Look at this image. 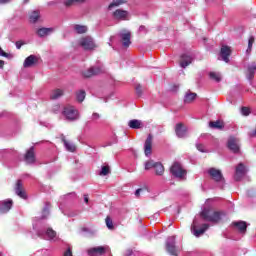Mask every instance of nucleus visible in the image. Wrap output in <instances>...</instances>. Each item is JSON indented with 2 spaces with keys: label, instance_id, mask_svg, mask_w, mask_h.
<instances>
[{
  "label": "nucleus",
  "instance_id": "obj_1",
  "mask_svg": "<svg viewBox=\"0 0 256 256\" xmlns=\"http://www.w3.org/2000/svg\"><path fill=\"white\" fill-rule=\"evenodd\" d=\"M49 209H51V203L46 202L42 210L41 218H37L33 221V229L36 235H38L41 239L53 241V239L57 237V232L43 223V219H47L49 215Z\"/></svg>",
  "mask_w": 256,
  "mask_h": 256
},
{
  "label": "nucleus",
  "instance_id": "obj_2",
  "mask_svg": "<svg viewBox=\"0 0 256 256\" xmlns=\"http://www.w3.org/2000/svg\"><path fill=\"white\" fill-rule=\"evenodd\" d=\"M209 201L211 200H207L205 203L204 208L200 212V217L209 223H219V220L223 217V212L215 211L213 206L209 205Z\"/></svg>",
  "mask_w": 256,
  "mask_h": 256
},
{
  "label": "nucleus",
  "instance_id": "obj_3",
  "mask_svg": "<svg viewBox=\"0 0 256 256\" xmlns=\"http://www.w3.org/2000/svg\"><path fill=\"white\" fill-rule=\"evenodd\" d=\"M209 229V224H202L200 222L199 217H195L193 223L191 225V231L195 237H201L205 231Z\"/></svg>",
  "mask_w": 256,
  "mask_h": 256
},
{
  "label": "nucleus",
  "instance_id": "obj_4",
  "mask_svg": "<svg viewBox=\"0 0 256 256\" xmlns=\"http://www.w3.org/2000/svg\"><path fill=\"white\" fill-rule=\"evenodd\" d=\"M67 121H77L79 119V111L73 106H66L62 112Z\"/></svg>",
  "mask_w": 256,
  "mask_h": 256
},
{
  "label": "nucleus",
  "instance_id": "obj_5",
  "mask_svg": "<svg viewBox=\"0 0 256 256\" xmlns=\"http://www.w3.org/2000/svg\"><path fill=\"white\" fill-rule=\"evenodd\" d=\"M256 62H250L245 65V77L249 81L250 85H253V79H255Z\"/></svg>",
  "mask_w": 256,
  "mask_h": 256
},
{
  "label": "nucleus",
  "instance_id": "obj_6",
  "mask_svg": "<svg viewBox=\"0 0 256 256\" xmlns=\"http://www.w3.org/2000/svg\"><path fill=\"white\" fill-rule=\"evenodd\" d=\"M79 45H81L85 51H93L97 45H95V40L91 36L83 37L79 40Z\"/></svg>",
  "mask_w": 256,
  "mask_h": 256
},
{
  "label": "nucleus",
  "instance_id": "obj_7",
  "mask_svg": "<svg viewBox=\"0 0 256 256\" xmlns=\"http://www.w3.org/2000/svg\"><path fill=\"white\" fill-rule=\"evenodd\" d=\"M101 73H105V66L103 64H97L89 68L88 70L83 72L84 77H93V75H101Z\"/></svg>",
  "mask_w": 256,
  "mask_h": 256
},
{
  "label": "nucleus",
  "instance_id": "obj_8",
  "mask_svg": "<svg viewBox=\"0 0 256 256\" xmlns=\"http://www.w3.org/2000/svg\"><path fill=\"white\" fill-rule=\"evenodd\" d=\"M170 173H172V175L178 179H183V177L187 175V172L183 169V167H181L179 162H175L171 166Z\"/></svg>",
  "mask_w": 256,
  "mask_h": 256
},
{
  "label": "nucleus",
  "instance_id": "obj_9",
  "mask_svg": "<svg viewBox=\"0 0 256 256\" xmlns=\"http://www.w3.org/2000/svg\"><path fill=\"white\" fill-rule=\"evenodd\" d=\"M207 173L216 183H224L225 178H223V173L221 170L217 168H210L207 170Z\"/></svg>",
  "mask_w": 256,
  "mask_h": 256
},
{
  "label": "nucleus",
  "instance_id": "obj_10",
  "mask_svg": "<svg viewBox=\"0 0 256 256\" xmlns=\"http://www.w3.org/2000/svg\"><path fill=\"white\" fill-rule=\"evenodd\" d=\"M245 175H247V167L243 163H239L234 174L235 181H241Z\"/></svg>",
  "mask_w": 256,
  "mask_h": 256
},
{
  "label": "nucleus",
  "instance_id": "obj_11",
  "mask_svg": "<svg viewBox=\"0 0 256 256\" xmlns=\"http://www.w3.org/2000/svg\"><path fill=\"white\" fill-rule=\"evenodd\" d=\"M166 251L173 256H177V248L175 247V236H170L166 240Z\"/></svg>",
  "mask_w": 256,
  "mask_h": 256
},
{
  "label": "nucleus",
  "instance_id": "obj_12",
  "mask_svg": "<svg viewBox=\"0 0 256 256\" xmlns=\"http://www.w3.org/2000/svg\"><path fill=\"white\" fill-rule=\"evenodd\" d=\"M12 207H13L12 199H6L3 201H0V213L2 215H5V213H9V211H11Z\"/></svg>",
  "mask_w": 256,
  "mask_h": 256
},
{
  "label": "nucleus",
  "instance_id": "obj_13",
  "mask_svg": "<svg viewBox=\"0 0 256 256\" xmlns=\"http://www.w3.org/2000/svg\"><path fill=\"white\" fill-rule=\"evenodd\" d=\"M221 61L224 63H229V57H231V47L227 45H222L220 50Z\"/></svg>",
  "mask_w": 256,
  "mask_h": 256
},
{
  "label": "nucleus",
  "instance_id": "obj_14",
  "mask_svg": "<svg viewBox=\"0 0 256 256\" xmlns=\"http://www.w3.org/2000/svg\"><path fill=\"white\" fill-rule=\"evenodd\" d=\"M105 253H107L106 246H97V247L90 248L88 250L89 256H100V255H105Z\"/></svg>",
  "mask_w": 256,
  "mask_h": 256
},
{
  "label": "nucleus",
  "instance_id": "obj_15",
  "mask_svg": "<svg viewBox=\"0 0 256 256\" xmlns=\"http://www.w3.org/2000/svg\"><path fill=\"white\" fill-rule=\"evenodd\" d=\"M228 149H230V151H232L233 153H239V139L231 136L228 139Z\"/></svg>",
  "mask_w": 256,
  "mask_h": 256
},
{
  "label": "nucleus",
  "instance_id": "obj_16",
  "mask_svg": "<svg viewBox=\"0 0 256 256\" xmlns=\"http://www.w3.org/2000/svg\"><path fill=\"white\" fill-rule=\"evenodd\" d=\"M24 161L28 165H33V163H35V147H30V149L26 152L24 156Z\"/></svg>",
  "mask_w": 256,
  "mask_h": 256
},
{
  "label": "nucleus",
  "instance_id": "obj_17",
  "mask_svg": "<svg viewBox=\"0 0 256 256\" xmlns=\"http://www.w3.org/2000/svg\"><path fill=\"white\" fill-rule=\"evenodd\" d=\"M152 145H153V136H151V134H149L144 143V153H145L146 157H149L151 155Z\"/></svg>",
  "mask_w": 256,
  "mask_h": 256
},
{
  "label": "nucleus",
  "instance_id": "obj_18",
  "mask_svg": "<svg viewBox=\"0 0 256 256\" xmlns=\"http://www.w3.org/2000/svg\"><path fill=\"white\" fill-rule=\"evenodd\" d=\"M119 37L122 39L123 47H129V45H131V32L129 31L120 32Z\"/></svg>",
  "mask_w": 256,
  "mask_h": 256
},
{
  "label": "nucleus",
  "instance_id": "obj_19",
  "mask_svg": "<svg viewBox=\"0 0 256 256\" xmlns=\"http://www.w3.org/2000/svg\"><path fill=\"white\" fill-rule=\"evenodd\" d=\"M175 133L179 139H183V137L187 135V127H185L182 123H178L175 126Z\"/></svg>",
  "mask_w": 256,
  "mask_h": 256
},
{
  "label": "nucleus",
  "instance_id": "obj_20",
  "mask_svg": "<svg viewBox=\"0 0 256 256\" xmlns=\"http://www.w3.org/2000/svg\"><path fill=\"white\" fill-rule=\"evenodd\" d=\"M193 63V57L189 54H182L181 60H180V66L182 69H185L186 67H189Z\"/></svg>",
  "mask_w": 256,
  "mask_h": 256
},
{
  "label": "nucleus",
  "instance_id": "obj_21",
  "mask_svg": "<svg viewBox=\"0 0 256 256\" xmlns=\"http://www.w3.org/2000/svg\"><path fill=\"white\" fill-rule=\"evenodd\" d=\"M233 227H236L238 233L245 235L247 233V222L245 221H237L232 223Z\"/></svg>",
  "mask_w": 256,
  "mask_h": 256
},
{
  "label": "nucleus",
  "instance_id": "obj_22",
  "mask_svg": "<svg viewBox=\"0 0 256 256\" xmlns=\"http://www.w3.org/2000/svg\"><path fill=\"white\" fill-rule=\"evenodd\" d=\"M38 61L39 59L37 58V56L30 55L25 59L23 67H25L26 69L29 67H33L34 65H37Z\"/></svg>",
  "mask_w": 256,
  "mask_h": 256
},
{
  "label": "nucleus",
  "instance_id": "obj_23",
  "mask_svg": "<svg viewBox=\"0 0 256 256\" xmlns=\"http://www.w3.org/2000/svg\"><path fill=\"white\" fill-rule=\"evenodd\" d=\"M15 193L18 197H21V199H27V195L25 191H23V183H21V180H18L16 183Z\"/></svg>",
  "mask_w": 256,
  "mask_h": 256
},
{
  "label": "nucleus",
  "instance_id": "obj_24",
  "mask_svg": "<svg viewBox=\"0 0 256 256\" xmlns=\"http://www.w3.org/2000/svg\"><path fill=\"white\" fill-rule=\"evenodd\" d=\"M128 15H129V12H127L125 10H121V9H118V10L114 11V13H113L114 19H120L122 21H125V19H127Z\"/></svg>",
  "mask_w": 256,
  "mask_h": 256
},
{
  "label": "nucleus",
  "instance_id": "obj_25",
  "mask_svg": "<svg viewBox=\"0 0 256 256\" xmlns=\"http://www.w3.org/2000/svg\"><path fill=\"white\" fill-rule=\"evenodd\" d=\"M62 142L64 144L65 149H67L68 151H70V153H75V150L77 149V147L75 146V144L67 141L65 139V136L62 137Z\"/></svg>",
  "mask_w": 256,
  "mask_h": 256
},
{
  "label": "nucleus",
  "instance_id": "obj_26",
  "mask_svg": "<svg viewBox=\"0 0 256 256\" xmlns=\"http://www.w3.org/2000/svg\"><path fill=\"white\" fill-rule=\"evenodd\" d=\"M128 127H130V129H141L143 124L141 123V120L133 119L128 122Z\"/></svg>",
  "mask_w": 256,
  "mask_h": 256
},
{
  "label": "nucleus",
  "instance_id": "obj_27",
  "mask_svg": "<svg viewBox=\"0 0 256 256\" xmlns=\"http://www.w3.org/2000/svg\"><path fill=\"white\" fill-rule=\"evenodd\" d=\"M155 175H158L159 177L163 176V173H165V167L161 162H157L154 166Z\"/></svg>",
  "mask_w": 256,
  "mask_h": 256
},
{
  "label": "nucleus",
  "instance_id": "obj_28",
  "mask_svg": "<svg viewBox=\"0 0 256 256\" xmlns=\"http://www.w3.org/2000/svg\"><path fill=\"white\" fill-rule=\"evenodd\" d=\"M60 97H63V90L59 88L54 89L50 94V99H52L53 101L60 99Z\"/></svg>",
  "mask_w": 256,
  "mask_h": 256
},
{
  "label": "nucleus",
  "instance_id": "obj_29",
  "mask_svg": "<svg viewBox=\"0 0 256 256\" xmlns=\"http://www.w3.org/2000/svg\"><path fill=\"white\" fill-rule=\"evenodd\" d=\"M50 33H53V28H40L37 31L39 37H46V35H49Z\"/></svg>",
  "mask_w": 256,
  "mask_h": 256
},
{
  "label": "nucleus",
  "instance_id": "obj_30",
  "mask_svg": "<svg viewBox=\"0 0 256 256\" xmlns=\"http://www.w3.org/2000/svg\"><path fill=\"white\" fill-rule=\"evenodd\" d=\"M84 2L85 0H64L63 4L65 5V7H73V5H79Z\"/></svg>",
  "mask_w": 256,
  "mask_h": 256
},
{
  "label": "nucleus",
  "instance_id": "obj_31",
  "mask_svg": "<svg viewBox=\"0 0 256 256\" xmlns=\"http://www.w3.org/2000/svg\"><path fill=\"white\" fill-rule=\"evenodd\" d=\"M39 17H41V14L39 13V11L35 10L33 11L30 16V23H37V21H39Z\"/></svg>",
  "mask_w": 256,
  "mask_h": 256
},
{
  "label": "nucleus",
  "instance_id": "obj_32",
  "mask_svg": "<svg viewBox=\"0 0 256 256\" xmlns=\"http://www.w3.org/2000/svg\"><path fill=\"white\" fill-rule=\"evenodd\" d=\"M74 31L82 35V33H87V26L76 24L74 25Z\"/></svg>",
  "mask_w": 256,
  "mask_h": 256
},
{
  "label": "nucleus",
  "instance_id": "obj_33",
  "mask_svg": "<svg viewBox=\"0 0 256 256\" xmlns=\"http://www.w3.org/2000/svg\"><path fill=\"white\" fill-rule=\"evenodd\" d=\"M155 165H157V162L154 160H148L144 163V169L145 171H149L151 169H155Z\"/></svg>",
  "mask_w": 256,
  "mask_h": 256
},
{
  "label": "nucleus",
  "instance_id": "obj_34",
  "mask_svg": "<svg viewBox=\"0 0 256 256\" xmlns=\"http://www.w3.org/2000/svg\"><path fill=\"white\" fill-rule=\"evenodd\" d=\"M209 77L212 81H215L216 83L221 82V74L219 72H210Z\"/></svg>",
  "mask_w": 256,
  "mask_h": 256
},
{
  "label": "nucleus",
  "instance_id": "obj_35",
  "mask_svg": "<svg viewBox=\"0 0 256 256\" xmlns=\"http://www.w3.org/2000/svg\"><path fill=\"white\" fill-rule=\"evenodd\" d=\"M209 127H211V129H223V124L221 121H210Z\"/></svg>",
  "mask_w": 256,
  "mask_h": 256
},
{
  "label": "nucleus",
  "instance_id": "obj_36",
  "mask_svg": "<svg viewBox=\"0 0 256 256\" xmlns=\"http://www.w3.org/2000/svg\"><path fill=\"white\" fill-rule=\"evenodd\" d=\"M123 3H127L125 0H113L112 3L108 6V9H113V7H119V5H123Z\"/></svg>",
  "mask_w": 256,
  "mask_h": 256
},
{
  "label": "nucleus",
  "instance_id": "obj_37",
  "mask_svg": "<svg viewBox=\"0 0 256 256\" xmlns=\"http://www.w3.org/2000/svg\"><path fill=\"white\" fill-rule=\"evenodd\" d=\"M85 91L84 90H80L76 93V99L79 103H83V101H85Z\"/></svg>",
  "mask_w": 256,
  "mask_h": 256
},
{
  "label": "nucleus",
  "instance_id": "obj_38",
  "mask_svg": "<svg viewBox=\"0 0 256 256\" xmlns=\"http://www.w3.org/2000/svg\"><path fill=\"white\" fill-rule=\"evenodd\" d=\"M195 97H197L196 93H188V94L185 95L184 101L186 103H191V101H193L195 99Z\"/></svg>",
  "mask_w": 256,
  "mask_h": 256
},
{
  "label": "nucleus",
  "instance_id": "obj_39",
  "mask_svg": "<svg viewBox=\"0 0 256 256\" xmlns=\"http://www.w3.org/2000/svg\"><path fill=\"white\" fill-rule=\"evenodd\" d=\"M253 43H255V37L251 36L248 40V48L246 53H251V49H253Z\"/></svg>",
  "mask_w": 256,
  "mask_h": 256
},
{
  "label": "nucleus",
  "instance_id": "obj_40",
  "mask_svg": "<svg viewBox=\"0 0 256 256\" xmlns=\"http://www.w3.org/2000/svg\"><path fill=\"white\" fill-rule=\"evenodd\" d=\"M106 226L108 229L113 230L114 226H113V220L111 219V217H106Z\"/></svg>",
  "mask_w": 256,
  "mask_h": 256
},
{
  "label": "nucleus",
  "instance_id": "obj_41",
  "mask_svg": "<svg viewBox=\"0 0 256 256\" xmlns=\"http://www.w3.org/2000/svg\"><path fill=\"white\" fill-rule=\"evenodd\" d=\"M135 91H136V95L138 97H141V95H143V88L141 87L140 84L136 85Z\"/></svg>",
  "mask_w": 256,
  "mask_h": 256
},
{
  "label": "nucleus",
  "instance_id": "obj_42",
  "mask_svg": "<svg viewBox=\"0 0 256 256\" xmlns=\"http://www.w3.org/2000/svg\"><path fill=\"white\" fill-rule=\"evenodd\" d=\"M100 175H109V166H102V169L100 171Z\"/></svg>",
  "mask_w": 256,
  "mask_h": 256
},
{
  "label": "nucleus",
  "instance_id": "obj_43",
  "mask_svg": "<svg viewBox=\"0 0 256 256\" xmlns=\"http://www.w3.org/2000/svg\"><path fill=\"white\" fill-rule=\"evenodd\" d=\"M241 113H242V115H244L245 117H247V115H249V113H251V111L249 110L248 107H242V108H241Z\"/></svg>",
  "mask_w": 256,
  "mask_h": 256
},
{
  "label": "nucleus",
  "instance_id": "obj_44",
  "mask_svg": "<svg viewBox=\"0 0 256 256\" xmlns=\"http://www.w3.org/2000/svg\"><path fill=\"white\" fill-rule=\"evenodd\" d=\"M196 148L200 151V153H207V150H205V146H203V144H196Z\"/></svg>",
  "mask_w": 256,
  "mask_h": 256
},
{
  "label": "nucleus",
  "instance_id": "obj_45",
  "mask_svg": "<svg viewBox=\"0 0 256 256\" xmlns=\"http://www.w3.org/2000/svg\"><path fill=\"white\" fill-rule=\"evenodd\" d=\"M64 256H73V252L71 251V248H68V249L64 252Z\"/></svg>",
  "mask_w": 256,
  "mask_h": 256
},
{
  "label": "nucleus",
  "instance_id": "obj_46",
  "mask_svg": "<svg viewBox=\"0 0 256 256\" xmlns=\"http://www.w3.org/2000/svg\"><path fill=\"white\" fill-rule=\"evenodd\" d=\"M0 56L1 57H9V54H7L5 51H3V48H0Z\"/></svg>",
  "mask_w": 256,
  "mask_h": 256
},
{
  "label": "nucleus",
  "instance_id": "obj_47",
  "mask_svg": "<svg viewBox=\"0 0 256 256\" xmlns=\"http://www.w3.org/2000/svg\"><path fill=\"white\" fill-rule=\"evenodd\" d=\"M139 33H147V28L145 26H140Z\"/></svg>",
  "mask_w": 256,
  "mask_h": 256
},
{
  "label": "nucleus",
  "instance_id": "obj_48",
  "mask_svg": "<svg viewBox=\"0 0 256 256\" xmlns=\"http://www.w3.org/2000/svg\"><path fill=\"white\" fill-rule=\"evenodd\" d=\"M13 0H0V5H7V3H11Z\"/></svg>",
  "mask_w": 256,
  "mask_h": 256
},
{
  "label": "nucleus",
  "instance_id": "obj_49",
  "mask_svg": "<svg viewBox=\"0 0 256 256\" xmlns=\"http://www.w3.org/2000/svg\"><path fill=\"white\" fill-rule=\"evenodd\" d=\"M131 255H133V250H131V249H128L126 251V253L124 254V256H131Z\"/></svg>",
  "mask_w": 256,
  "mask_h": 256
},
{
  "label": "nucleus",
  "instance_id": "obj_50",
  "mask_svg": "<svg viewBox=\"0 0 256 256\" xmlns=\"http://www.w3.org/2000/svg\"><path fill=\"white\" fill-rule=\"evenodd\" d=\"M92 119H93L94 121H96V119H99V114H98V113H93V114H92Z\"/></svg>",
  "mask_w": 256,
  "mask_h": 256
},
{
  "label": "nucleus",
  "instance_id": "obj_51",
  "mask_svg": "<svg viewBox=\"0 0 256 256\" xmlns=\"http://www.w3.org/2000/svg\"><path fill=\"white\" fill-rule=\"evenodd\" d=\"M22 46H23V43L19 41L16 42V49H21Z\"/></svg>",
  "mask_w": 256,
  "mask_h": 256
},
{
  "label": "nucleus",
  "instance_id": "obj_52",
  "mask_svg": "<svg viewBox=\"0 0 256 256\" xmlns=\"http://www.w3.org/2000/svg\"><path fill=\"white\" fill-rule=\"evenodd\" d=\"M141 191H143V189H141V188L137 189V190L135 191V196H136V197H139Z\"/></svg>",
  "mask_w": 256,
  "mask_h": 256
},
{
  "label": "nucleus",
  "instance_id": "obj_53",
  "mask_svg": "<svg viewBox=\"0 0 256 256\" xmlns=\"http://www.w3.org/2000/svg\"><path fill=\"white\" fill-rule=\"evenodd\" d=\"M249 136H250V137H256V130H252V131L249 133Z\"/></svg>",
  "mask_w": 256,
  "mask_h": 256
},
{
  "label": "nucleus",
  "instance_id": "obj_54",
  "mask_svg": "<svg viewBox=\"0 0 256 256\" xmlns=\"http://www.w3.org/2000/svg\"><path fill=\"white\" fill-rule=\"evenodd\" d=\"M84 202L89 203V195L87 194L84 195Z\"/></svg>",
  "mask_w": 256,
  "mask_h": 256
},
{
  "label": "nucleus",
  "instance_id": "obj_55",
  "mask_svg": "<svg viewBox=\"0 0 256 256\" xmlns=\"http://www.w3.org/2000/svg\"><path fill=\"white\" fill-rule=\"evenodd\" d=\"M51 5H57V2H56V1H50V2H48V6L51 7Z\"/></svg>",
  "mask_w": 256,
  "mask_h": 256
},
{
  "label": "nucleus",
  "instance_id": "obj_56",
  "mask_svg": "<svg viewBox=\"0 0 256 256\" xmlns=\"http://www.w3.org/2000/svg\"><path fill=\"white\" fill-rule=\"evenodd\" d=\"M3 65H5V61L0 60V69H3Z\"/></svg>",
  "mask_w": 256,
  "mask_h": 256
},
{
  "label": "nucleus",
  "instance_id": "obj_57",
  "mask_svg": "<svg viewBox=\"0 0 256 256\" xmlns=\"http://www.w3.org/2000/svg\"><path fill=\"white\" fill-rule=\"evenodd\" d=\"M82 231H83L84 233H89V228H82Z\"/></svg>",
  "mask_w": 256,
  "mask_h": 256
},
{
  "label": "nucleus",
  "instance_id": "obj_58",
  "mask_svg": "<svg viewBox=\"0 0 256 256\" xmlns=\"http://www.w3.org/2000/svg\"><path fill=\"white\" fill-rule=\"evenodd\" d=\"M24 3H29V0H24Z\"/></svg>",
  "mask_w": 256,
  "mask_h": 256
},
{
  "label": "nucleus",
  "instance_id": "obj_59",
  "mask_svg": "<svg viewBox=\"0 0 256 256\" xmlns=\"http://www.w3.org/2000/svg\"><path fill=\"white\" fill-rule=\"evenodd\" d=\"M69 195H73V196H75V193H71V194H69Z\"/></svg>",
  "mask_w": 256,
  "mask_h": 256
}]
</instances>
